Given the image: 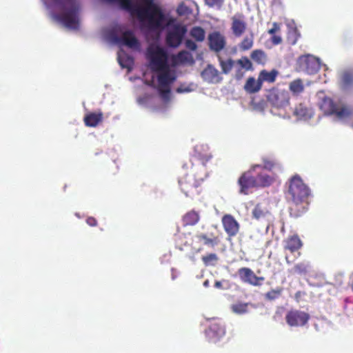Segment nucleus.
Masks as SVG:
<instances>
[{
  "instance_id": "1",
  "label": "nucleus",
  "mask_w": 353,
  "mask_h": 353,
  "mask_svg": "<svg viewBox=\"0 0 353 353\" xmlns=\"http://www.w3.org/2000/svg\"><path fill=\"white\" fill-rule=\"evenodd\" d=\"M287 194L290 202V216L295 218L301 216L308 208L311 190L299 174H294L290 179Z\"/></svg>"
},
{
  "instance_id": "2",
  "label": "nucleus",
  "mask_w": 353,
  "mask_h": 353,
  "mask_svg": "<svg viewBox=\"0 0 353 353\" xmlns=\"http://www.w3.org/2000/svg\"><path fill=\"white\" fill-rule=\"evenodd\" d=\"M212 158L211 155L201 159L202 168L203 171L197 176L195 174H186L179 181L181 190L186 196H192L200 192L199 188L206 177V171L204 169L206 163Z\"/></svg>"
},
{
  "instance_id": "3",
  "label": "nucleus",
  "mask_w": 353,
  "mask_h": 353,
  "mask_svg": "<svg viewBox=\"0 0 353 353\" xmlns=\"http://www.w3.org/2000/svg\"><path fill=\"white\" fill-rule=\"evenodd\" d=\"M63 13L57 14V20L62 23L66 28L77 29L79 25L78 14L80 10V5L77 0H60Z\"/></svg>"
},
{
  "instance_id": "4",
  "label": "nucleus",
  "mask_w": 353,
  "mask_h": 353,
  "mask_svg": "<svg viewBox=\"0 0 353 353\" xmlns=\"http://www.w3.org/2000/svg\"><path fill=\"white\" fill-rule=\"evenodd\" d=\"M145 56L153 71L166 69L169 65L168 52L159 45H149L146 49Z\"/></svg>"
},
{
  "instance_id": "5",
  "label": "nucleus",
  "mask_w": 353,
  "mask_h": 353,
  "mask_svg": "<svg viewBox=\"0 0 353 353\" xmlns=\"http://www.w3.org/2000/svg\"><path fill=\"white\" fill-rule=\"evenodd\" d=\"M175 20L171 19L167 23V33L165 36L166 44L172 48L179 47L183 41L187 28L185 26L174 23Z\"/></svg>"
},
{
  "instance_id": "6",
  "label": "nucleus",
  "mask_w": 353,
  "mask_h": 353,
  "mask_svg": "<svg viewBox=\"0 0 353 353\" xmlns=\"http://www.w3.org/2000/svg\"><path fill=\"white\" fill-rule=\"evenodd\" d=\"M267 101L276 109H283L290 103V96L288 90L273 88L266 96Z\"/></svg>"
},
{
  "instance_id": "7",
  "label": "nucleus",
  "mask_w": 353,
  "mask_h": 353,
  "mask_svg": "<svg viewBox=\"0 0 353 353\" xmlns=\"http://www.w3.org/2000/svg\"><path fill=\"white\" fill-rule=\"evenodd\" d=\"M160 72L157 77L158 91L160 95L165 99L169 97L170 93V85L176 80L174 74L171 73L169 65L166 69L158 71Z\"/></svg>"
},
{
  "instance_id": "8",
  "label": "nucleus",
  "mask_w": 353,
  "mask_h": 353,
  "mask_svg": "<svg viewBox=\"0 0 353 353\" xmlns=\"http://www.w3.org/2000/svg\"><path fill=\"white\" fill-rule=\"evenodd\" d=\"M320 108L325 114H334L339 119L346 118L351 114L347 108L336 104L332 99L328 97H325L322 100Z\"/></svg>"
},
{
  "instance_id": "9",
  "label": "nucleus",
  "mask_w": 353,
  "mask_h": 353,
  "mask_svg": "<svg viewBox=\"0 0 353 353\" xmlns=\"http://www.w3.org/2000/svg\"><path fill=\"white\" fill-rule=\"evenodd\" d=\"M219 243L220 239L219 236L212 232L198 233L192 239V247L196 252H200L203 250L202 245L214 248L219 245Z\"/></svg>"
},
{
  "instance_id": "10",
  "label": "nucleus",
  "mask_w": 353,
  "mask_h": 353,
  "mask_svg": "<svg viewBox=\"0 0 353 353\" xmlns=\"http://www.w3.org/2000/svg\"><path fill=\"white\" fill-rule=\"evenodd\" d=\"M259 164H255L251 166L250 169L244 172L238 179V184L240 187L239 192L243 194H248L249 190L256 188V181L253 172L256 168H261Z\"/></svg>"
},
{
  "instance_id": "11",
  "label": "nucleus",
  "mask_w": 353,
  "mask_h": 353,
  "mask_svg": "<svg viewBox=\"0 0 353 353\" xmlns=\"http://www.w3.org/2000/svg\"><path fill=\"white\" fill-rule=\"evenodd\" d=\"M297 65L301 71L309 74L316 73L321 67L319 59L310 54L301 56L297 60Z\"/></svg>"
},
{
  "instance_id": "12",
  "label": "nucleus",
  "mask_w": 353,
  "mask_h": 353,
  "mask_svg": "<svg viewBox=\"0 0 353 353\" xmlns=\"http://www.w3.org/2000/svg\"><path fill=\"white\" fill-rule=\"evenodd\" d=\"M206 334L210 341L214 343L219 341L225 334V326L223 321L220 319H213L206 331Z\"/></svg>"
},
{
  "instance_id": "13",
  "label": "nucleus",
  "mask_w": 353,
  "mask_h": 353,
  "mask_svg": "<svg viewBox=\"0 0 353 353\" xmlns=\"http://www.w3.org/2000/svg\"><path fill=\"white\" fill-rule=\"evenodd\" d=\"M310 318V314L305 312L291 310L286 314L285 321L291 327H301L306 325Z\"/></svg>"
},
{
  "instance_id": "14",
  "label": "nucleus",
  "mask_w": 353,
  "mask_h": 353,
  "mask_svg": "<svg viewBox=\"0 0 353 353\" xmlns=\"http://www.w3.org/2000/svg\"><path fill=\"white\" fill-rule=\"evenodd\" d=\"M238 274L240 279L246 283L253 286H259L265 280L263 276H258L255 273L249 268H241L238 270Z\"/></svg>"
},
{
  "instance_id": "15",
  "label": "nucleus",
  "mask_w": 353,
  "mask_h": 353,
  "mask_svg": "<svg viewBox=\"0 0 353 353\" xmlns=\"http://www.w3.org/2000/svg\"><path fill=\"white\" fill-rule=\"evenodd\" d=\"M221 223L225 233L229 237H234L237 235L240 225L232 215L224 214L222 216Z\"/></svg>"
},
{
  "instance_id": "16",
  "label": "nucleus",
  "mask_w": 353,
  "mask_h": 353,
  "mask_svg": "<svg viewBox=\"0 0 353 353\" xmlns=\"http://www.w3.org/2000/svg\"><path fill=\"white\" fill-rule=\"evenodd\" d=\"M208 39L210 49L216 52H219L226 46L225 38L220 32H211L209 34Z\"/></svg>"
},
{
  "instance_id": "17",
  "label": "nucleus",
  "mask_w": 353,
  "mask_h": 353,
  "mask_svg": "<svg viewBox=\"0 0 353 353\" xmlns=\"http://www.w3.org/2000/svg\"><path fill=\"white\" fill-rule=\"evenodd\" d=\"M231 30L236 37H241L247 29V23L243 14H236L231 18Z\"/></svg>"
},
{
  "instance_id": "18",
  "label": "nucleus",
  "mask_w": 353,
  "mask_h": 353,
  "mask_svg": "<svg viewBox=\"0 0 353 353\" xmlns=\"http://www.w3.org/2000/svg\"><path fill=\"white\" fill-rule=\"evenodd\" d=\"M293 115L298 120H308L314 115L312 108L305 103L296 104L293 110Z\"/></svg>"
},
{
  "instance_id": "19",
  "label": "nucleus",
  "mask_w": 353,
  "mask_h": 353,
  "mask_svg": "<svg viewBox=\"0 0 353 353\" xmlns=\"http://www.w3.org/2000/svg\"><path fill=\"white\" fill-rule=\"evenodd\" d=\"M119 43L132 49H139L140 43L131 30H127L122 33L121 37L117 39Z\"/></svg>"
},
{
  "instance_id": "20",
  "label": "nucleus",
  "mask_w": 353,
  "mask_h": 353,
  "mask_svg": "<svg viewBox=\"0 0 353 353\" xmlns=\"http://www.w3.org/2000/svg\"><path fill=\"white\" fill-rule=\"evenodd\" d=\"M201 77L204 81L210 83H219L222 79L218 70L210 64L202 71Z\"/></svg>"
},
{
  "instance_id": "21",
  "label": "nucleus",
  "mask_w": 353,
  "mask_h": 353,
  "mask_svg": "<svg viewBox=\"0 0 353 353\" xmlns=\"http://www.w3.org/2000/svg\"><path fill=\"white\" fill-rule=\"evenodd\" d=\"M303 246V242L299 235L295 234L288 236L285 241L284 249L293 253L300 250Z\"/></svg>"
},
{
  "instance_id": "22",
  "label": "nucleus",
  "mask_w": 353,
  "mask_h": 353,
  "mask_svg": "<svg viewBox=\"0 0 353 353\" xmlns=\"http://www.w3.org/2000/svg\"><path fill=\"white\" fill-rule=\"evenodd\" d=\"M200 219L199 212L191 210L182 216V224L184 227L194 226L199 222Z\"/></svg>"
},
{
  "instance_id": "23",
  "label": "nucleus",
  "mask_w": 353,
  "mask_h": 353,
  "mask_svg": "<svg viewBox=\"0 0 353 353\" xmlns=\"http://www.w3.org/2000/svg\"><path fill=\"white\" fill-rule=\"evenodd\" d=\"M262 83L258 77L256 79L253 77H250L246 80L244 85V90L249 94H254L259 92L262 88Z\"/></svg>"
},
{
  "instance_id": "24",
  "label": "nucleus",
  "mask_w": 353,
  "mask_h": 353,
  "mask_svg": "<svg viewBox=\"0 0 353 353\" xmlns=\"http://www.w3.org/2000/svg\"><path fill=\"white\" fill-rule=\"evenodd\" d=\"M103 118V113L99 111L98 112H90L84 117L85 125L88 127H96L102 122Z\"/></svg>"
},
{
  "instance_id": "25",
  "label": "nucleus",
  "mask_w": 353,
  "mask_h": 353,
  "mask_svg": "<svg viewBox=\"0 0 353 353\" xmlns=\"http://www.w3.org/2000/svg\"><path fill=\"white\" fill-rule=\"evenodd\" d=\"M279 75V72L273 69L271 71H268L266 70H262L259 73V78L263 84L264 82L268 83H273L275 82L276 77Z\"/></svg>"
},
{
  "instance_id": "26",
  "label": "nucleus",
  "mask_w": 353,
  "mask_h": 353,
  "mask_svg": "<svg viewBox=\"0 0 353 353\" xmlns=\"http://www.w3.org/2000/svg\"><path fill=\"white\" fill-rule=\"evenodd\" d=\"M173 61L176 64H193L194 62L192 54L186 50L179 52L173 57Z\"/></svg>"
},
{
  "instance_id": "27",
  "label": "nucleus",
  "mask_w": 353,
  "mask_h": 353,
  "mask_svg": "<svg viewBox=\"0 0 353 353\" xmlns=\"http://www.w3.org/2000/svg\"><path fill=\"white\" fill-rule=\"evenodd\" d=\"M256 188L269 187L274 182V178L265 173H259L254 176Z\"/></svg>"
},
{
  "instance_id": "28",
  "label": "nucleus",
  "mask_w": 353,
  "mask_h": 353,
  "mask_svg": "<svg viewBox=\"0 0 353 353\" xmlns=\"http://www.w3.org/2000/svg\"><path fill=\"white\" fill-rule=\"evenodd\" d=\"M289 89L293 95L298 96L304 91L305 86L301 79H296L290 83Z\"/></svg>"
},
{
  "instance_id": "29",
  "label": "nucleus",
  "mask_w": 353,
  "mask_h": 353,
  "mask_svg": "<svg viewBox=\"0 0 353 353\" xmlns=\"http://www.w3.org/2000/svg\"><path fill=\"white\" fill-rule=\"evenodd\" d=\"M190 34L198 42H202L205 40V32L204 29L200 26L193 27L190 32Z\"/></svg>"
},
{
  "instance_id": "30",
  "label": "nucleus",
  "mask_w": 353,
  "mask_h": 353,
  "mask_svg": "<svg viewBox=\"0 0 353 353\" xmlns=\"http://www.w3.org/2000/svg\"><path fill=\"white\" fill-rule=\"evenodd\" d=\"M253 44L254 35L251 34L250 36H245L239 43V48L241 51H247L252 48Z\"/></svg>"
},
{
  "instance_id": "31",
  "label": "nucleus",
  "mask_w": 353,
  "mask_h": 353,
  "mask_svg": "<svg viewBox=\"0 0 353 353\" xmlns=\"http://www.w3.org/2000/svg\"><path fill=\"white\" fill-rule=\"evenodd\" d=\"M251 59L259 64H264L266 62L267 57L262 50H254L250 55Z\"/></svg>"
},
{
  "instance_id": "32",
  "label": "nucleus",
  "mask_w": 353,
  "mask_h": 353,
  "mask_svg": "<svg viewBox=\"0 0 353 353\" xmlns=\"http://www.w3.org/2000/svg\"><path fill=\"white\" fill-rule=\"evenodd\" d=\"M283 292V288L281 287H277L275 289H272L271 290L267 292L264 294V297L268 301H274L279 299Z\"/></svg>"
},
{
  "instance_id": "33",
  "label": "nucleus",
  "mask_w": 353,
  "mask_h": 353,
  "mask_svg": "<svg viewBox=\"0 0 353 353\" xmlns=\"http://www.w3.org/2000/svg\"><path fill=\"white\" fill-rule=\"evenodd\" d=\"M341 81L344 88L350 86L353 83V73L350 71H344L341 74Z\"/></svg>"
},
{
  "instance_id": "34",
  "label": "nucleus",
  "mask_w": 353,
  "mask_h": 353,
  "mask_svg": "<svg viewBox=\"0 0 353 353\" xmlns=\"http://www.w3.org/2000/svg\"><path fill=\"white\" fill-rule=\"evenodd\" d=\"M300 37V34L298 30L295 28H292L288 32L287 36V41L289 44L293 46L295 45Z\"/></svg>"
},
{
  "instance_id": "35",
  "label": "nucleus",
  "mask_w": 353,
  "mask_h": 353,
  "mask_svg": "<svg viewBox=\"0 0 353 353\" xmlns=\"http://www.w3.org/2000/svg\"><path fill=\"white\" fill-rule=\"evenodd\" d=\"M262 162L263 163V168L268 170H272L276 165V160L271 157H262ZM261 168H262V165Z\"/></svg>"
},
{
  "instance_id": "36",
  "label": "nucleus",
  "mask_w": 353,
  "mask_h": 353,
  "mask_svg": "<svg viewBox=\"0 0 353 353\" xmlns=\"http://www.w3.org/2000/svg\"><path fill=\"white\" fill-rule=\"evenodd\" d=\"M201 259L205 265L208 266L214 265L217 262L219 259L216 254L210 253L205 256H203Z\"/></svg>"
},
{
  "instance_id": "37",
  "label": "nucleus",
  "mask_w": 353,
  "mask_h": 353,
  "mask_svg": "<svg viewBox=\"0 0 353 353\" xmlns=\"http://www.w3.org/2000/svg\"><path fill=\"white\" fill-rule=\"evenodd\" d=\"M248 305V303H237L233 304L231 308L234 313L241 314L247 312Z\"/></svg>"
},
{
  "instance_id": "38",
  "label": "nucleus",
  "mask_w": 353,
  "mask_h": 353,
  "mask_svg": "<svg viewBox=\"0 0 353 353\" xmlns=\"http://www.w3.org/2000/svg\"><path fill=\"white\" fill-rule=\"evenodd\" d=\"M219 60L223 72L225 74L228 73L232 68L234 61L231 59H228L227 61H223L219 58Z\"/></svg>"
},
{
  "instance_id": "39",
  "label": "nucleus",
  "mask_w": 353,
  "mask_h": 353,
  "mask_svg": "<svg viewBox=\"0 0 353 353\" xmlns=\"http://www.w3.org/2000/svg\"><path fill=\"white\" fill-rule=\"evenodd\" d=\"M267 213L268 212L263 209L259 204H257L252 210V215L256 219L265 217Z\"/></svg>"
},
{
  "instance_id": "40",
  "label": "nucleus",
  "mask_w": 353,
  "mask_h": 353,
  "mask_svg": "<svg viewBox=\"0 0 353 353\" xmlns=\"http://www.w3.org/2000/svg\"><path fill=\"white\" fill-rule=\"evenodd\" d=\"M308 265L305 263H300L296 264L293 268L294 273L298 274H305L307 272Z\"/></svg>"
},
{
  "instance_id": "41",
  "label": "nucleus",
  "mask_w": 353,
  "mask_h": 353,
  "mask_svg": "<svg viewBox=\"0 0 353 353\" xmlns=\"http://www.w3.org/2000/svg\"><path fill=\"white\" fill-rule=\"evenodd\" d=\"M176 12L180 16L188 15L192 13V10L184 3H181L179 5L176 9Z\"/></svg>"
},
{
  "instance_id": "42",
  "label": "nucleus",
  "mask_w": 353,
  "mask_h": 353,
  "mask_svg": "<svg viewBox=\"0 0 353 353\" xmlns=\"http://www.w3.org/2000/svg\"><path fill=\"white\" fill-rule=\"evenodd\" d=\"M204 2L210 8L221 9L223 5L224 0H204Z\"/></svg>"
},
{
  "instance_id": "43",
  "label": "nucleus",
  "mask_w": 353,
  "mask_h": 353,
  "mask_svg": "<svg viewBox=\"0 0 353 353\" xmlns=\"http://www.w3.org/2000/svg\"><path fill=\"white\" fill-rule=\"evenodd\" d=\"M238 63L242 68L246 69L247 70L252 68V63L247 57L239 59Z\"/></svg>"
},
{
  "instance_id": "44",
  "label": "nucleus",
  "mask_w": 353,
  "mask_h": 353,
  "mask_svg": "<svg viewBox=\"0 0 353 353\" xmlns=\"http://www.w3.org/2000/svg\"><path fill=\"white\" fill-rule=\"evenodd\" d=\"M185 47L192 51H194L197 48V45L194 41L191 39H187L185 42Z\"/></svg>"
},
{
  "instance_id": "45",
  "label": "nucleus",
  "mask_w": 353,
  "mask_h": 353,
  "mask_svg": "<svg viewBox=\"0 0 353 353\" xmlns=\"http://www.w3.org/2000/svg\"><path fill=\"white\" fill-rule=\"evenodd\" d=\"M279 30H280V25L276 22H274L272 23V28L269 29L268 32V34L273 36V35H275V33Z\"/></svg>"
},
{
  "instance_id": "46",
  "label": "nucleus",
  "mask_w": 353,
  "mask_h": 353,
  "mask_svg": "<svg viewBox=\"0 0 353 353\" xmlns=\"http://www.w3.org/2000/svg\"><path fill=\"white\" fill-rule=\"evenodd\" d=\"M86 223L91 227H94L97 225V221L94 217L89 216L86 219Z\"/></svg>"
},
{
  "instance_id": "47",
  "label": "nucleus",
  "mask_w": 353,
  "mask_h": 353,
  "mask_svg": "<svg viewBox=\"0 0 353 353\" xmlns=\"http://www.w3.org/2000/svg\"><path fill=\"white\" fill-rule=\"evenodd\" d=\"M271 41L274 45H279L282 42V39L279 35H273L271 38Z\"/></svg>"
},
{
  "instance_id": "48",
  "label": "nucleus",
  "mask_w": 353,
  "mask_h": 353,
  "mask_svg": "<svg viewBox=\"0 0 353 353\" xmlns=\"http://www.w3.org/2000/svg\"><path fill=\"white\" fill-rule=\"evenodd\" d=\"M305 294V292H301V291H298L295 293L294 294V299L296 301V302H299L300 301V299L302 297V296H303Z\"/></svg>"
},
{
  "instance_id": "49",
  "label": "nucleus",
  "mask_w": 353,
  "mask_h": 353,
  "mask_svg": "<svg viewBox=\"0 0 353 353\" xmlns=\"http://www.w3.org/2000/svg\"><path fill=\"white\" fill-rule=\"evenodd\" d=\"M118 59H119V63H120V64H121L122 68H128V65L127 64H123V63L121 56H119Z\"/></svg>"
},
{
  "instance_id": "50",
  "label": "nucleus",
  "mask_w": 353,
  "mask_h": 353,
  "mask_svg": "<svg viewBox=\"0 0 353 353\" xmlns=\"http://www.w3.org/2000/svg\"><path fill=\"white\" fill-rule=\"evenodd\" d=\"M214 287L216 288H222V283L221 281H216L214 283Z\"/></svg>"
},
{
  "instance_id": "51",
  "label": "nucleus",
  "mask_w": 353,
  "mask_h": 353,
  "mask_svg": "<svg viewBox=\"0 0 353 353\" xmlns=\"http://www.w3.org/2000/svg\"><path fill=\"white\" fill-rule=\"evenodd\" d=\"M204 285H205V286H208V281H205L204 282Z\"/></svg>"
},
{
  "instance_id": "52",
  "label": "nucleus",
  "mask_w": 353,
  "mask_h": 353,
  "mask_svg": "<svg viewBox=\"0 0 353 353\" xmlns=\"http://www.w3.org/2000/svg\"><path fill=\"white\" fill-rule=\"evenodd\" d=\"M176 91H177L178 92H181V88H177Z\"/></svg>"
}]
</instances>
